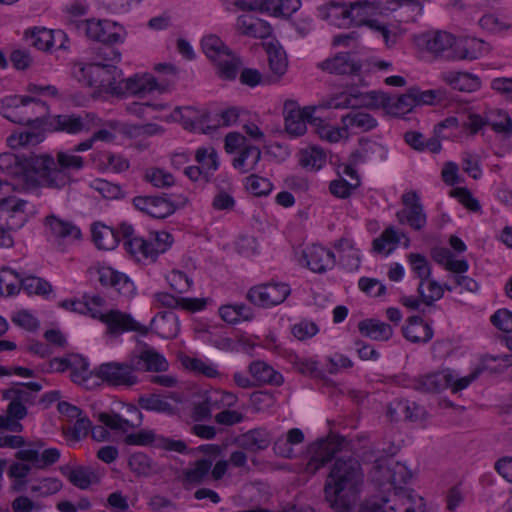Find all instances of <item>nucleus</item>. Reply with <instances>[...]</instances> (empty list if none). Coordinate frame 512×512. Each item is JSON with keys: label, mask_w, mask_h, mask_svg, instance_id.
I'll return each mask as SVG.
<instances>
[{"label": "nucleus", "mask_w": 512, "mask_h": 512, "mask_svg": "<svg viewBox=\"0 0 512 512\" xmlns=\"http://www.w3.org/2000/svg\"><path fill=\"white\" fill-rule=\"evenodd\" d=\"M322 71L336 75H356L362 64L349 52H340L333 58H328L317 64Z\"/></svg>", "instance_id": "21"}, {"label": "nucleus", "mask_w": 512, "mask_h": 512, "mask_svg": "<svg viewBox=\"0 0 512 512\" xmlns=\"http://www.w3.org/2000/svg\"><path fill=\"white\" fill-rule=\"evenodd\" d=\"M388 155L387 148L376 141L362 139L358 148L351 154L354 159L362 160H382Z\"/></svg>", "instance_id": "45"}, {"label": "nucleus", "mask_w": 512, "mask_h": 512, "mask_svg": "<svg viewBox=\"0 0 512 512\" xmlns=\"http://www.w3.org/2000/svg\"><path fill=\"white\" fill-rule=\"evenodd\" d=\"M441 79L451 88L472 93L480 89L481 80L478 76L460 71H447L441 74Z\"/></svg>", "instance_id": "29"}, {"label": "nucleus", "mask_w": 512, "mask_h": 512, "mask_svg": "<svg viewBox=\"0 0 512 512\" xmlns=\"http://www.w3.org/2000/svg\"><path fill=\"white\" fill-rule=\"evenodd\" d=\"M186 203L187 198L185 197L172 199L162 196H136L133 198V205L137 210L157 219H164L172 215L177 208Z\"/></svg>", "instance_id": "9"}, {"label": "nucleus", "mask_w": 512, "mask_h": 512, "mask_svg": "<svg viewBox=\"0 0 512 512\" xmlns=\"http://www.w3.org/2000/svg\"><path fill=\"white\" fill-rule=\"evenodd\" d=\"M305 435L299 428H292L288 430L285 436L277 438L273 445V450L276 455L283 458H292L294 455L293 446L303 443Z\"/></svg>", "instance_id": "40"}, {"label": "nucleus", "mask_w": 512, "mask_h": 512, "mask_svg": "<svg viewBox=\"0 0 512 512\" xmlns=\"http://www.w3.org/2000/svg\"><path fill=\"white\" fill-rule=\"evenodd\" d=\"M290 292L289 285L285 283H267L252 287L247 299L256 306L268 308L284 302Z\"/></svg>", "instance_id": "11"}, {"label": "nucleus", "mask_w": 512, "mask_h": 512, "mask_svg": "<svg viewBox=\"0 0 512 512\" xmlns=\"http://www.w3.org/2000/svg\"><path fill=\"white\" fill-rule=\"evenodd\" d=\"M24 39L38 50L49 51V29L40 27L27 29Z\"/></svg>", "instance_id": "61"}, {"label": "nucleus", "mask_w": 512, "mask_h": 512, "mask_svg": "<svg viewBox=\"0 0 512 512\" xmlns=\"http://www.w3.org/2000/svg\"><path fill=\"white\" fill-rule=\"evenodd\" d=\"M451 53L447 58L452 60L473 61L480 58L484 52V42L476 38L454 40Z\"/></svg>", "instance_id": "28"}, {"label": "nucleus", "mask_w": 512, "mask_h": 512, "mask_svg": "<svg viewBox=\"0 0 512 512\" xmlns=\"http://www.w3.org/2000/svg\"><path fill=\"white\" fill-rule=\"evenodd\" d=\"M144 179L156 188H167L172 186L175 182L171 173L160 168H150L146 170Z\"/></svg>", "instance_id": "62"}, {"label": "nucleus", "mask_w": 512, "mask_h": 512, "mask_svg": "<svg viewBox=\"0 0 512 512\" xmlns=\"http://www.w3.org/2000/svg\"><path fill=\"white\" fill-rule=\"evenodd\" d=\"M44 224L49 235L57 240H78L81 238V231L73 222L54 214L48 215Z\"/></svg>", "instance_id": "24"}, {"label": "nucleus", "mask_w": 512, "mask_h": 512, "mask_svg": "<svg viewBox=\"0 0 512 512\" xmlns=\"http://www.w3.org/2000/svg\"><path fill=\"white\" fill-rule=\"evenodd\" d=\"M128 412L135 416V419H124L120 415L114 413H99L97 419L104 426L98 425L91 427L90 430L93 439L99 442L107 440L109 432L105 427L122 432H127L129 429L139 427L142 424V413L135 406H130L128 408Z\"/></svg>", "instance_id": "7"}, {"label": "nucleus", "mask_w": 512, "mask_h": 512, "mask_svg": "<svg viewBox=\"0 0 512 512\" xmlns=\"http://www.w3.org/2000/svg\"><path fill=\"white\" fill-rule=\"evenodd\" d=\"M224 148L228 154H238L234 160H260L261 150L239 132H230L225 136Z\"/></svg>", "instance_id": "19"}, {"label": "nucleus", "mask_w": 512, "mask_h": 512, "mask_svg": "<svg viewBox=\"0 0 512 512\" xmlns=\"http://www.w3.org/2000/svg\"><path fill=\"white\" fill-rule=\"evenodd\" d=\"M452 380L453 371L445 369L414 379L412 381V387L420 392L435 393L448 388Z\"/></svg>", "instance_id": "22"}, {"label": "nucleus", "mask_w": 512, "mask_h": 512, "mask_svg": "<svg viewBox=\"0 0 512 512\" xmlns=\"http://www.w3.org/2000/svg\"><path fill=\"white\" fill-rule=\"evenodd\" d=\"M360 333L375 341H387L393 335L391 325L376 319H365L358 323Z\"/></svg>", "instance_id": "42"}, {"label": "nucleus", "mask_w": 512, "mask_h": 512, "mask_svg": "<svg viewBox=\"0 0 512 512\" xmlns=\"http://www.w3.org/2000/svg\"><path fill=\"white\" fill-rule=\"evenodd\" d=\"M363 484L360 463L352 457H340L330 467L324 493L331 508L338 512H349L355 504Z\"/></svg>", "instance_id": "1"}, {"label": "nucleus", "mask_w": 512, "mask_h": 512, "mask_svg": "<svg viewBox=\"0 0 512 512\" xmlns=\"http://www.w3.org/2000/svg\"><path fill=\"white\" fill-rule=\"evenodd\" d=\"M460 127L456 117H448L434 127V136L426 138L422 133L417 131H408L404 135L405 142L414 150L429 151L438 153L441 150L440 139H447L453 136V130Z\"/></svg>", "instance_id": "4"}, {"label": "nucleus", "mask_w": 512, "mask_h": 512, "mask_svg": "<svg viewBox=\"0 0 512 512\" xmlns=\"http://www.w3.org/2000/svg\"><path fill=\"white\" fill-rule=\"evenodd\" d=\"M419 46H423L426 50L434 55H441L454 44V36L446 31H431L420 35L417 39Z\"/></svg>", "instance_id": "27"}, {"label": "nucleus", "mask_w": 512, "mask_h": 512, "mask_svg": "<svg viewBox=\"0 0 512 512\" xmlns=\"http://www.w3.org/2000/svg\"><path fill=\"white\" fill-rule=\"evenodd\" d=\"M315 111V106L300 108L296 101L287 100L283 108L287 133L292 136L303 135L307 130V123L312 125V120L316 118Z\"/></svg>", "instance_id": "10"}, {"label": "nucleus", "mask_w": 512, "mask_h": 512, "mask_svg": "<svg viewBox=\"0 0 512 512\" xmlns=\"http://www.w3.org/2000/svg\"><path fill=\"white\" fill-rule=\"evenodd\" d=\"M408 260L419 282L427 281L431 275V267L427 259L421 254L411 253Z\"/></svg>", "instance_id": "63"}, {"label": "nucleus", "mask_w": 512, "mask_h": 512, "mask_svg": "<svg viewBox=\"0 0 512 512\" xmlns=\"http://www.w3.org/2000/svg\"><path fill=\"white\" fill-rule=\"evenodd\" d=\"M212 461L209 459L198 460L193 467L185 470L184 477L189 483H199L211 470Z\"/></svg>", "instance_id": "64"}, {"label": "nucleus", "mask_w": 512, "mask_h": 512, "mask_svg": "<svg viewBox=\"0 0 512 512\" xmlns=\"http://www.w3.org/2000/svg\"><path fill=\"white\" fill-rule=\"evenodd\" d=\"M302 260L315 273H323L335 265V255L329 249L317 244L307 246L302 251Z\"/></svg>", "instance_id": "20"}, {"label": "nucleus", "mask_w": 512, "mask_h": 512, "mask_svg": "<svg viewBox=\"0 0 512 512\" xmlns=\"http://www.w3.org/2000/svg\"><path fill=\"white\" fill-rule=\"evenodd\" d=\"M214 63L217 66L219 76L225 80H234L242 65L240 58L234 55L231 50L226 54H222V57L218 58Z\"/></svg>", "instance_id": "48"}, {"label": "nucleus", "mask_w": 512, "mask_h": 512, "mask_svg": "<svg viewBox=\"0 0 512 512\" xmlns=\"http://www.w3.org/2000/svg\"><path fill=\"white\" fill-rule=\"evenodd\" d=\"M384 9L388 11L401 10V13L406 14V18L402 21L413 22L422 14L423 5L419 0H390L387 1Z\"/></svg>", "instance_id": "47"}, {"label": "nucleus", "mask_w": 512, "mask_h": 512, "mask_svg": "<svg viewBox=\"0 0 512 512\" xmlns=\"http://www.w3.org/2000/svg\"><path fill=\"white\" fill-rule=\"evenodd\" d=\"M268 63L275 78H270L269 83L278 81L287 71L288 60L285 50L278 44L269 43L266 48Z\"/></svg>", "instance_id": "41"}, {"label": "nucleus", "mask_w": 512, "mask_h": 512, "mask_svg": "<svg viewBox=\"0 0 512 512\" xmlns=\"http://www.w3.org/2000/svg\"><path fill=\"white\" fill-rule=\"evenodd\" d=\"M249 372L256 384L280 386L284 382L283 375L264 361H254L249 365Z\"/></svg>", "instance_id": "38"}, {"label": "nucleus", "mask_w": 512, "mask_h": 512, "mask_svg": "<svg viewBox=\"0 0 512 512\" xmlns=\"http://www.w3.org/2000/svg\"><path fill=\"white\" fill-rule=\"evenodd\" d=\"M414 107H416L415 98L410 88L406 93L397 98L391 97L387 113L393 116H402L411 112Z\"/></svg>", "instance_id": "54"}, {"label": "nucleus", "mask_w": 512, "mask_h": 512, "mask_svg": "<svg viewBox=\"0 0 512 512\" xmlns=\"http://www.w3.org/2000/svg\"><path fill=\"white\" fill-rule=\"evenodd\" d=\"M201 47L205 55L213 62L230 50L216 35L204 37L201 41Z\"/></svg>", "instance_id": "57"}, {"label": "nucleus", "mask_w": 512, "mask_h": 512, "mask_svg": "<svg viewBox=\"0 0 512 512\" xmlns=\"http://www.w3.org/2000/svg\"><path fill=\"white\" fill-rule=\"evenodd\" d=\"M120 233L124 241V246L130 254L134 255L138 259L143 258L152 260L149 241L142 237L135 236L132 225L128 223H121Z\"/></svg>", "instance_id": "25"}, {"label": "nucleus", "mask_w": 512, "mask_h": 512, "mask_svg": "<svg viewBox=\"0 0 512 512\" xmlns=\"http://www.w3.org/2000/svg\"><path fill=\"white\" fill-rule=\"evenodd\" d=\"M101 125L102 119L94 113H86L85 116L62 114L50 117L46 131L79 134L83 131H90Z\"/></svg>", "instance_id": "8"}, {"label": "nucleus", "mask_w": 512, "mask_h": 512, "mask_svg": "<svg viewBox=\"0 0 512 512\" xmlns=\"http://www.w3.org/2000/svg\"><path fill=\"white\" fill-rule=\"evenodd\" d=\"M63 487L60 479L55 477H46L38 479L30 485V492L37 500L58 493Z\"/></svg>", "instance_id": "50"}, {"label": "nucleus", "mask_w": 512, "mask_h": 512, "mask_svg": "<svg viewBox=\"0 0 512 512\" xmlns=\"http://www.w3.org/2000/svg\"><path fill=\"white\" fill-rule=\"evenodd\" d=\"M139 405L142 409H145L147 411H153L158 413H166V414H173L174 413V407L161 398L159 395H149L145 397H140L139 399Z\"/></svg>", "instance_id": "59"}, {"label": "nucleus", "mask_w": 512, "mask_h": 512, "mask_svg": "<svg viewBox=\"0 0 512 512\" xmlns=\"http://www.w3.org/2000/svg\"><path fill=\"white\" fill-rule=\"evenodd\" d=\"M135 371V364L131 357L126 362L102 363L95 368L94 375L110 386L131 387L138 383Z\"/></svg>", "instance_id": "6"}, {"label": "nucleus", "mask_w": 512, "mask_h": 512, "mask_svg": "<svg viewBox=\"0 0 512 512\" xmlns=\"http://www.w3.org/2000/svg\"><path fill=\"white\" fill-rule=\"evenodd\" d=\"M27 204V201L16 197L0 199V221L8 230H18L27 222Z\"/></svg>", "instance_id": "16"}, {"label": "nucleus", "mask_w": 512, "mask_h": 512, "mask_svg": "<svg viewBox=\"0 0 512 512\" xmlns=\"http://www.w3.org/2000/svg\"><path fill=\"white\" fill-rule=\"evenodd\" d=\"M99 281L103 286L113 288L117 293L125 297L134 294V283L124 273L118 272L111 267H101L98 269Z\"/></svg>", "instance_id": "23"}, {"label": "nucleus", "mask_w": 512, "mask_h": 512, "mask_svg": "<svg viewBox=\"0 0 512 512\" xmlns=\"http://www.w3.org/2000/svg\"><path fill=\"white\" fill-rule=\"evenodd\" d=\"M354 101H358L360 106L367 108H384L388 112L391 96L379 91H370L364 94H352Z\"/></svg>", "instance_id": "52"}, {"label": "nucleus", "mask_w": 512, "mask_h": 512, "mask_svg": "<svg viewBox=\"0 0 512 512\" xmlns=\"http://www.w3.org/2000/svg\"><path fill=\"white\" fill-rule=\"evenodd\" d=\"M312 126L315 127V132L321 139L331 143L338 142L341 138L346 136L343 126L341 128L334 127L325 123L320 117H316L312 120Z\"/></svg>", "instance_id": "56"}, {"label": "nucleus", "mask_w": 512, "mask_h": 512, "mask_svg": "<svg viewBox=\"0 0 512 512\" xmlns=\"http://www.w3.org/2000/svg\"><path fill=\"white\" fill-rule=\"evenodd\" d=\"M103 323L107 326L108 333L118 336L124 332H137L147 335L149 328L136 321L130 314L120 310L106 312Z\"/></svg>", "instance_id": "17"}, {"label": "nucleus", "mask_w": 512, "mask_h": 512, "mask_svg": "<svg viewBox=\"0 0 512 512\" xmlns=\"http://www.w3.org/2000/svg\"><path fill=\"white\" fill-rule=\"evenodd\" d=\"M103 73H117V67L108 63H83L78 62L72 68V74L82 85L93 87L109 85V78L102 76Z\"/></svg>", "instance_id": "12"}, {"label": "nucleus", "mask_w": 512, "mask_h": 512, "mask_svg": "<svg viewBox=\"0 0 512 512\" xmlns=\"http://www.w3.org/2000/svg\"><path fill=\"white\" fill-rule=\"evenodd\" d=\"M419 297L423 304L432 306L444 295V288L436 280L428 278L427 281L419 282L417 287Z\"/></svg>", "instance_id": "51"}, {"label": "nucleus", "mask_w": 512, "mask_h": 512, "mask_svg": "<svg viewBox=\"0 0 512 512\" xmlns=\"http://www.w3.org/2000/svg\"><path fill=\"white\" fill-rule=\"evenodd\" d=\"M147 240L149 241L152 261H154L159 254L166 252L170 248L173 237L170 233L162 231L152 233Z\"/></svg>", "instance_id": "58"}, {"label": "nucleus", "mask_w": 512, "mask_h": 512, "mask_svg": "<svg viewBox=\"0 0 512 512\" xmlns=\"http://www.w3.org/2000/svg\"><path fill=\"white\" fill-rule=\"evenodd\" d=\"M219 162H198L184 169V174L194 182H207L218 169Z\"/></svg>", "instance_id": "53"}, {"label": "nucleus", "mask_w": 512, "mask_h": 512, "mask_svg": "<svg viewBox=\"0 0 512 512\" xmlns=\"http://www.w3.org/2000/svg\"><path fill=\"white\" fill-rule=\"evenodd\" d=\"M343 440L331 437L311 444L309 447L310 458L306 463L305 471L309 474H315L340 451Z\"/></svg>", "instance_id": "13"}, {"label": "nucleus", "mask_w": 512, "mask_h": 512, "mask_svg": "<svg viewBox=\"0 0 512 512\" xmlns=\"http://www.w3.org/2000/svg\"><path fill=\"white\" fill-rule=\"evenodd\" d=\"M150 328L161 338L172 339L180 330L178 316L173 311H164L152 318Z\"/></svg>", "instance_id": "30"}, {"label": "nucleus", "mask_w": 512, "mask_h": 512, "mask_svg": "<svg viewBox=\"0 0 512 512\" xmlns=\"http://www.w3.org/2000/svg\"><path fill=\"white\" fill-rule=\"evenodd\" d=\"M125 88L133 95L142 96L154 90H164L163 84H159L156 78L150 74L135 75L125 80Z\"/></svg>", "instance_id": "43"}, {"label": "nucleus", "mask_w": 512, "mask_h": 512, "mask_svg": "<svg viewBox=\"0 0 512 512\" xmlns=\"http://www.w3.org/2000/svg\"><path fill=\"white\" fill-rule=\"evenodd\" d=\"M23 101H27L24 96L10 95L0 99V114L9 121L16 123V121H25L22 118L20 107Z\"/></svg>", "instance_id": "49"}, {"label": "nucleus", "mask_w": 512, "mask_h": 512, "mask_svg": "<svg viewBox=\"0 0 512 512\" xmlns=\"http://www.w3.org/2000/svg\"><path fill=\"white\" fill-rule=\"evenodd\" d=\"M486 113V123L497 134L509 136L512 134V119L509 114L502 109H488Z\"/></svg>", "instance_id": "46"}, {"label": "nucleus", "mask_w": 512, "mask_h": 512, "mask_svg": "<svg viewBox=\"0 0 512 512\" xmlns=\"http://www.w3.org/2000/svg\"><path fill=\"white\" fill-rule=\"evenodd\" d=\"M360 512H424L423 498H415L402 490L380 500L366 501Z\"/></svg>", "instance_id": "5"}, {"label": "nucleus", "mask_w": 512, "mask_h": 512, "mask_svg": "<svg viewBox=\"0 0 512 512\" xmlns=\"http://www.w3.org/2000/svg\"><path fill=\"white\" fill-rule=\"evenodd\" d=\"M403 336L412 343H427L433 337V329L420 316H411L402 328Z\"/></svg>", "instance_id": "32"}, {"label": "nucleus", "mask_w": 512, "mask_h": 512, "mask_svg": "<svg viewBox=\"0 0 512 512\" xmlns=\"http://www.w3.org/2000/svg\"><path fill=\"white\" fill-rule=\"evenodd\" d=\"M155 300L161 306L168 308L181 307L191 312L200 311L204 309L207 304L206 298L175 297L167 292H160L155 294Z\"/></svg>", "instance_id": "35"}, {"label": "nucleus", "mask_w": 512, "mask_h": 512, "mask_svg": "<svg viewBox=\"0 0 512 512\" xmlns=\"http://www.w3.org/2000/svg\"><path fill=\"white\" fill-rule=\"evenodd\" d=\"M401 199L405 208L396 213L399 222H406L414 230L423 229L427 223V216L418 192L408 191L402 195Z\"/></svg>", "instance_id": "14"}, {"label": "nucleus", "mask_w": 512, "mask_h": 512, "mask_svg": "<svg viewBox=\"0 0 512 512\" xmlns=\"http://www.w3.org/2000/svg\"><path fill=\"white\" fill-rule=\"evenodd\" d=\"M42 389L38 382L20 383L17 386L2 391V397L5 400H15L23 405L33 404L36 399V393Z\"/></svg>", "instance_id": "37"}, {"label": "nucleus", "mask_w": 512, "mask_h": 512, "mask_svg": "<svg viewBox=\"0 0 512 512\" xmlns=\"http://www.w3.org/2000/svg\"><path fill=\"white\" fill-rule=\"evenodd\" d=\"M27 101H23L20 107L22 118L25 121H16V124L33 126L34 128L47 129V123L50 120L49 107L47 104L30 96H24Z\"/></svg>", "instance_id": "18"}, {"label": "nucleus", "mask_w": 512, "mask_h": 512, "mask_svg": "<svg viewBox=\"0 0 512 512\" xmlns=\"http://www.w3.org/2000/svg\"><path fill=\"white\" fill-rule=\"evenodd\" d=\"M132 358L136 371H165L168 367L166 359L152 348H146L139 355Z\"/></svg>", "instance_id": "39"}, {"label": "nucleus", "mask_w": 512, "mask_h": 512, "mask_svg": "<svg viewBox=\"0 0 512 512\" xmlns=\"http://www.w3.org/2000/svg\"><path fill=\"white\" fill-rule=\"evenodd\" d=\"M236 25L243 35L253 38L263 39L272 33V27L268 22L251 15H240Z\"/></svg>", "instance_id": "34"}, {"label": "nucleus", "mask_w": 512, "mask_h": 512, "mask_svg": "<svg viewBox=\"0 0 512 512\" xmlns=\"http://www.w3.org/2000/svg\"><path fill=\"white\" fill-rule=\"evenodd\" d=\"M44 135L41 131H26L19 134H12L7 138L9 147L13 150L24 148L30 145H37L42 142Z\"/></svg>", "instance_id": "55"}, {"label": "nucleus", "mask_w": 512, "mask_h": 512, "mask_svg": "<svg viewBox=\"0 0 512 512\" xmlns=\"http://www.w3.org/2000/svg\"><path fill=\"white\" fill-rule=\"evenodd\" d=\"M15 456L23 462L31 463L36 468L44 469L59 460L60 451L57 448H48L40 452L35 448H27L17 451Z\"/></svg>", "instance_id": "26"}, {"label": "nucleus", "mask_w": 512, "mask_h": 512, "mask_svg": "<svg viewBox=\"0 0 512 512\" xmlns=\"http://www.w3.org/2000/svg\"><path fill=\"white\" fill-rule=\"evenodd\" d=\"M325 106L331 109L351 108L348 113L341 116V124L346 136L349 132L358 134L371 131L378 125L377 120L371 114L357 108L360 105L358 101H354L352 94L343 93L333 97L327 101Z\"/></svg>", "instance_id": "2"}, {"label": "nucleus", "mask_w": 512, "mask_h": 512, "mask_svg": "<svg viewBox=\"0 0 512 512\" xmlns=\"http://www.w3.org/2000/svg\"><path fill=\"white\" fill-rule=\"evenodd\" d=\"M60 470L72 485L82 490L88 489L91 484L99 481L95 470L90 466H77L74 468L63 466Z\"/></svg>", "instance_id": "33"}, {"label": "nucleus", "mask_w": 512, "mask_h": 512, "mask_svg": "<svg viewBox=\"0 0 512 512\" xmlns=\"http://www.w3.org/2000/svg\"><path fill=\"white\" fill-rule=\"evenodd\" d=\"M21 285L22 289L28 294L46 296L52 291V286L48 281L36 276L22 278Z\"/></svg>", "instance_id": "60"}, {"label": "nucleus", "mask_w": 512, "mask_h": 512, "mask_svg": "<svg viewBox=\"0 0 512 512\" xmlns=\"http://www.w3.org/2000/svg\"><path fill=\"white\" fill-rule=\"evenodd\" d=\"M257 11L275 17H289L300 6V0H258Z\"/></svg>", "instance_id": "36"}, {"label": "nucleus", "mask_w": 512, "mask_h": 512, "mask_svg": "<svg viewBox=\"0 0 512 512\" xmlns=\"http://www.w3.org/2000/svg\"><path fill=\"white\" fill-rule=\"evenodd\" d=\"M69 25L88 39L102 43H122L125 31L122 26L109 20H69Z\"/></svg>", "instance_id": "3"}, {"label": "nucleus", "mask_w": 512, "mask_h": 512, "mask_svg": "<svg viewBox=\"0 0 512 512\" xmlns=\"http://www.w3.org/2000/svg\"><path fill=\"white\" fill-rule=\"evenodd\" d=\"M271 440V433L267 429L255 428L241 434L236 442L244 450L257 452L268 448Z\"/></svg>", "instance_id": "31"}, {"label": "nucleus", "mask_w": 512, "mask_h": 512, "mask_svg": "<svg viewBox=\"0 0 512 512\" xmlns=\"http://www.w3.org/2000/svg\"><path fill=\"white\" fill-rule=\"evenodd\" d=\"M92 237L95 245L99 249L112 250L120 241L121 233L120 229L115 231L104 224L95 223L92 226Z\"/></svg>", "instance_id": "44"}, {"label": "nucleus", "mask_w": 512, "mask_h": 512, "mask_svg": "<svg viewBox=\"0 0 512 512\" xmlns=\"http://www.w3.org/2000/svg\"><path fill=\"white\" fill-rule=\"evenodd\" d=\"M368 8V2L350 3L349 7L344 4L331 2L326 6L320 7L322 17L329 20L332 24L341 26L347 23L356 22L360 16V11Z\"/></svg>", "instance_id": "15"}]
</instances>
